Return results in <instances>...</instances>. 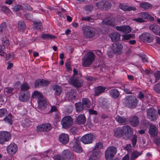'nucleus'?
Wrapping results in <instances>:
<instances>
[{
	"mask_svg": "<svg viewBox=\"0 0 160 160\" xmlns=\"http://www.w3.org/2000/svg\"><path fill=\"white\" fill-rule=\"evenodd\" d=\"M123 100L125 106L129 108H134L138 105V100L134 95H128Z\"/></svg>",
	"mask_w": 160,
	"mask_h": 160,
	"instance_id": "f257e3e1",
	"label": "nucleus"
},
{
	"mask_svg": "<svg viewBox=\"0 0 160 160\" xmlns=\"http://www.w3.org/2000/svg\"><path fill=\"white\" fill-rule=\"evenodd\" d=\"M95 58L94 54L92 52H88L82 59V64L85 67H89L93 62Z\"/></svg>",
	"mask_w": 160,
	"mask_h": 160,
	"instance_id": "f03ea898",
	"label": "nucleus"
},
{
	"mask_svg": "<svg viewBox=\"0 0 160 160\" xmlns=\"http://www.w3.org/2000/svg\"><path fill=\"white\" fill-rule=\"evenodd\" d=\"M32 98H38V106L41 108H45L48 105L46 100L43 95L39 92L36 91L34 92L31 96Z\"/></svg>",
	"mask_w": 160,
	"mask_h": 160,
	"instance_id": "7ed1b4c3",
	"label": "nucleus"
},
{
	"mask_svg": "<svg viewBox=\"0 0 160 160\" xmlns=\"http://www.w3.org/2000/svg\"><path fill=\"white\" fill-rule=\"evenodd\" d=\"M82 30L84 36L87 38H92L95 36L94 29L91 27L85 26L82 28Z\"/></svg>",
	"mask_w": 160,
	"mask_h": 160,
	"instance_id": "20e7f679",
	"label": "nucleus"
},
{
	"mask_svg": "<svg viewBox=\"0 0 160 160\" xmlns=\"http://www.w3.org/2000/svg\"><path fill=\"white\" fill-rule=\"evenodd\" d=\"M117 148L113 146L109 147L105 152V158L107 160H111L116 154Z\"/></svg>",
	"mask_w": 160,
	"mask_h": 160,
	"instance_id": "39448f33",
	"label": "nucleus"
},
{
	"mask_svg": "<svg viewBox=\"0 0 160 160\" xmlns=\"http://www.w3.org/2000/svg\"><path fill=\"white\" fill-rule=\"evenodd\" d=\"M70 80L72 85L77 89L82 87L83 85V80L78 77L72 76Z\"/></svg>",
	"mask_w": 160,
	"mask_h": 160,
	"instance_id": "423d86ee",
	"label": "nucleus"
},
{
	"mask_svg": "<svg viewBox=\"0 0 160 160\" xmlns=\"http://www.w3.org/2000/svg\"><path fill=\"white\" fill-rule=\"evenodd\" d=\"M73 123V119L70 116H66L62 119L61 124L63 128L67 129L69 128Z\"/></svg>",
	"mask_w": 160,
	"mask_h": 160,
	"instance_id": "0eeeda50",
	"label": "nucleus"
},
{
	"mask_svg": "<svg viewBox=\"0 0 160 160\" xmlns=\"http://www.w3.org/2000/svg\"><path fill=\"white\" fill-rule=\"evenodd\" d=\"M95 139L94 135L91 133L86 134L81 138V141L83 143L85 144H90L92 143Z\"/></svg>",
	"mask_w": 160,
	"mask_h": 160,
	"instance_id": "6e6552de",
	"label": "nucleus"
},
{
	"mask_svg": "<svg viewBox=\"0 0 160 160\" xmlns=\"http://www.w3.org/2000/svg\"><path fill=\"white\" fill-rule=\"evenodd\" d=\"M122 130L124 131L123 138L126 140L129 139L133 132L132 128L129 125L124 126L122 127Z\"/></svg>",
	"mask_w": 160,
	"mask_h": 160,
	"instance_id": "1a4fd4ad",
	"label": "nucleus"
},
{
	"mask_svg": "<svg viewBox=\"0 0 160 160\" xmlns=\"http://www.w3.org/2000/svg\"><path fill=\"white\" fill-rule=\"evenodd\" d=\"M11 138L10 133L8 132L2 131L0 132V144H3Z\"/></svg>",
	"mask_w": 160,
	"mask_h": 160,
	"instance_id": "9d476101",
	"label": "nucleus"
},
{
	"mask_svg": "<svg viewBox=\"0 0 160 160\" xmlns=\"http://www.w3.org/2000/svg\"><path fill=\"white\" fill-rule=\"evenodd\" d=\"M123 46L120 43L116 42L113 43L112 45V49L113 53L118 55L122 53Z\"/></svg>",
	"mask_w": 160,
	"mask_h": 160,
	"instance_id": "9b49d317",
	"label": "nucleus"
},
{
	"mask_svg": "<svg viewBox=\"0 0 160 160\" xmlns=\"http://www.w3.org/2000/svg\"><path fill=\"white\" fill-rule=\"evenodd\" d=\"M156 111L153 108H150L147 111V117L148 118L152 121L156 119Z\"/></svg>",
	"mask_w": 160,
	"mask_h": 160,
	"instance_id": "f8f14e48",
	"label": "nucleus"
},
{
	"mask_svg": "<svg viewBox=\"0 0 160 160\" xmlns=\"http://www.w3.org/2000/svg\"><path fill=\"white\" fill-rule=\"evenodd\" d=\"M37 130L38 132H47L52 128V126L49 123L42 124L37 127Z\"/></svg>",
	"mask_w": 160,
	"mask_h": 160,
	"instance_id": "ddd939ff",
	"label": "nucleus"
},
{
	"mask_svg": "<svg viewBox=\"0 0 160 160\" xmlns=\"http://www.w3.org/2000/svg\"><path fill=\"white\" fill-rule=\"evenodd\" d=\"M139 38L141 41L143 42H150L153 40L152 37L150 34L148 33L145 32L139 36Z\"/></svg>",
	"mask_w": 160,
	"mask_h": 160,
	"instance_id": "4468645a",
	"label": "nucleus"
},
{
	"mask_svg": "<svg viewBox=\"0 0 160 160\" xmlns=\"http://www.w3.org/2000/svg\"><path fill=\"white\" fill-rule=\"evenodd\" d=\"M30 97L29 92H20L19 96V99L22 102H26L29 100Z\"/></svg>",
	"mask_w": 160,
	"mask_h": 160,
	"instance_id": "2eb2a0df",
	"label": "nucleus"
},
{
	"mask_svg": "<svg viewBox=\"0 0 160 160\" xmlns=\"http://www.w3.org/2000/svg\"><path fill=\"white\" fill-rule=\"evenodd\" d=\"M62 154L64 158L68 159H73L76 158V156L69 149L64 150L62 152Z\"/></svg>",
	"mask_w": 160,
	"mask_h": 160,
	"instance_id": "dca6fc26",
	"label": "nucleus"
},
{
	"mask_svg": "<svg viewBox=\"0 0 160 160\" xmlns=\"http://www.w3.org/2000/svg\"><path fill=\"white\" fill-rule=\"evenodd\" d=\"M17 145L14 143H11L7 148V151L8 153L10 155L14 154L17 152Z\"/></svg>",
	"mask_w": 160,
	"mask_h": 160,
	"instance_id": "f3484780",
	"label": "nucleus"
},
{
	"mask_svg": "<svg viewBox=\"0 0 160 160\" xmlns=\"http://www.w3.org/2000/svg\"><path fill=\"white\" fill-rule=\"evenodd\" d=\"M130 125L133 127H138L139 124V120L137 116H134L131 117L129 119Z\"/></svg>",
	"mask_w": 160,
	"mask_h": 160,
	"instance_id": "a211bd4d",
	"label": "nucleus"
},
{
	"mask_svg": "<svg viewBox=\"0 0 160 160\" xmlns=\"http://www.w3.org/2000/svg\"><path fill=\"white\" fill-rule=\"evenodd\" d=\"M79 141L75 140L72 146V149L74 152L77 153H81L82 152L83 149L79 144Z\"/></svg>",
	"mask_w": 160,
	"mask_h": 160,
	"instance_id": "6ab92c4d",
	"label": "nucleus"
},
{
	"mask_svg": "<svg viewBox=\"0 0 160 160\" xmlns=\"http://www.w3.org/2000/svg\"><path fill=\"white\" fill-rule=\"evenodd\" d=\"M106 88L102 86H98L95 88L94 95L98 96L105 92Z\"/></svg>",
	"mask_w": 160,
	"mask_h": 160,
	"instance_id": "aec40b11",
	"label": "nucleus"
},
{
	"mask_svg": "<svg viewBox=\"0 0 160 160\" xmlns=\"http://www.w3.org/2000/svg\"><path fill=\"white\" fill-rule=\"evenodd\" d=\"M109 37L112 42H115L120 40L121 34L118 32H115L111 33Z\"/></svg>",
	"mask_w": 160,
	"mask_h": 160,
	"instance_id": "412c9836",
	"label": "nucleus"
},
{
	"mask_svg": "<svg viewBox=\"0 0 160 160\" xmlns=\"http://www.w3.org/2000/svg\"><path fill=\"white\" fill-rule=\"evenodd\" d=\"M149 28L153 33L160 36V26L152 24L149 26Z\"/></svg>",
	"mask_w": 160,
	"mask_h": 160,
	"instance_id": "4be33fe9",
	"label": "nucleus"
},
{
	"mask_svg": "<svg viewBox=\"0 0 160 160\" xmlns=\"http://www.w3.org/2000/svg\"><path fill=\"white\" fill-rule=\"evenodd\" d=\"M59 141L63 144H66L69 142V137L67 134L62 133L59 137Z\"/></svg>",
	"mask_w": 160,
	"mask_h": 160,
	"instance_id": "5701e85b",
	"label": "nucleus"
},
{
	"mask_svg": "<svg viewBox=\"0 0 160 160\" xmlns=\"http://www.w3.org/2000/svg\"><path fill=\"white\" fill-rule=\"evenodd\" d=\"M109 93L110 96L114 99L118 98L120 95V92L116 89H113L109 90Z\"/></svg>",
	"mask_w": 160,
	"mask_h": 160,
	"instance_id": "b1692460",
	"label": "nucleus"
},
{
	"mask_svg": "<svg viewBox=\"0 0 160 160\" xmlns=\"http://www.w3.org/2000/svg\"><path fill=\"white\" fill-rule=\"evenodd\" d=\"M149 133L152 137H155L158 133V129L156 127L152 125H150L149 128Z\"/></svg>",
	"mask_w": 160,
	"mask_h": 160,
	"instance_id": "393cba45",
	"label": "nucleus"
},
{
	"mask_svg": "<svg viewBox=\"0 0 160 160\" xmlns=\"http://www.w3.org/2000/svg\"><path fill=\"white\" fill-rule=\"evenodd\" d=\"M115 119L119 123L122 125L127 124L128 122V120L127 118L119 115H117L115 117Z\"/></svg>",
	"mask_w": 160,
	"mask_h": 160,
	"instance_id": "a878e982",
	"label": "nucleus"
},
{
	"mask_svg": "<svg viewBox=\"0 0 160 160\" xmlns=\"http://www.w3.org/2000/svg\"><path fill=\"white\" fill-rule=\"evenodd\" d=\"M114 136L116 138H121L122 137L123 138L124 131L121 128L115 129L114 130Z\"/></svg>",
	"mask_w": 160,
	"mask_h": 160,
	"instance_id": "bb28decb",
	"label": "nucleus"
},
{
	"mask_svg": "<svg viewBox=\"0 0 160 160\" xmlns=\"http://www.w3.org/2000/svg\"><path fill=\"white\" fill-rule=\"evenodd\" d=\"M76 120L78 124H83L86 122V118L84 115L81 114L79 115L77 118Z\"/></svg>",
	"mask_w": 160,
	"mask_h": 160,
	"instance_id": "cd10ccee",
	"label": "nucleus"
},
{
	"mask_svg": "<svg viewBox=\"0 0 160 160\" xmlns=\"http://www.w3.org/2000/svg\"><path fill=\"white\" fill-rule=\"evenodd\" d=\"M76 92L75 89H71L68 92L67 96L69 100L74 99L76 97Z\"/></svg>",
	"mask_w": 160,
	"mask_h": 160,
	"instance_id": "c85d7f7f",
	"label": "nucleus"
},
{
	"mask_svg": "<svg viewBox=\"0 0 160 160\" xmlns=\"http://www.w3.org/2000/svg\"><path fill=\"white\" fill-rule=\"evenodd\" d=\"M119 8L120 9L124 11H135L136 10V8L135 7H128V6H125L122 4L120 5Z\"/></svg>",
	"mask_w": 160,
	"mask_h": 160,
	"instance_id": "c756f323",
	"label": "nucleus"
},
{
	"mask_svg": "<svg viewBox=\"0 0 160 160\" xmlns=\"http://www.w3.org/2000/svg\"><path fill=\"white\" fill-rule=\"evenodd\" d=\"M140 16L143 18L149 19L151 21H153L154 20V18L147 12H143L141 13H140Z\"/></svg>",
	"mask_w": 160,
	"mask_h": 160,
	"instance_id": "7c9ffc66",
	"label": "nucleus"
},
{
	"mask_svg": "<svg viewBox=\"0 0 160 160\" xmlns=\"http://www.w3.org/2000/svg\"><path fill=\"white\" fill-rule=\"evenodd\" d=\"M77 111L80 112L82 111L85 108L84 106L81 102H78L75 104Z\"/></svg>",
	"mask_w": 160,
	"mask_h": 160,
	"instance_id": "2f4dec72",
	"label": "nucleus"
},
{
	"mask_svg": "<svg viewBox=\"0 0 160 160\" xmlns=\"http://www.w3.org/2000/svg\"><path fill=\"white\" fill-rule=\"evenodd\" d=\"M82 103L85 108H90L91 105V102L88 98H84L82 99Z\"/></svg>",
	"mask_w": 160,
	"mask_h": 160,
	"instance_id": "473e14b6",
	"label": "nucleus"
},
{
	"mask_svg": "<svg viewBox=\"0 0 160 160\" xmlns=\"http://www.w3.org/2000/svg\"><path fill=\"white\" fill-rule=\"evenodd\" d=\"M26 25L24 21H21L18 22V30L22 31L26 28Z\"/></svg>",
	"mask_w": 160,
	"mask_h": 160,
	"instance_id": "72a5a7b5",
	"label": "nucleus"
},
{
	"mask_svg": "<svg viewBox=\"0 0 160 160\" xmlns=\"http://www.w3.org/2000/svg\"><path fill=\"white\" fill-rule=\"evenodd\" d=\"M142 154V152H138L136 150L133 151L132 153L130 160H133L137 158L140 155Z\"/></svg>",
	"mask_w": 160,
	"mask_h": 160,
	"instance_id": "f704fd0d",
	"label": "nucleus"
},
{
	"mask_svg": "<svg viewBox=\"0 0 160 160\" xmlns=\"http://www.w3.org/2000/svg\"><path fill=\"white\" fill-rule=\"evenodd\" d=\"M53 90L55 91V93L57 95H60L62 92V88L59 85H56L53 86Z\"/></svg>",
	"mask_w": 160,
	"mask_h": 160,
	"instance_id": "c9c22d12",
	"label": "nucleus"
},
{
	"mask_svg": "<svg viewBox=\"0 0 160 160\" xmlns=\"http://www.w3.org/2000/svg\"><path fill=\"white\" fill-rule=\"evenodd\" d=\"M30 86L29 84L26 83L23 84L21 86L20 92H29L27 91L29 89Z\"/></svg>",
	"mask_w": 160,
	"mask_h": 160,
	"instance_id": "e433bc0d",
	"label": "nucleus"
},
{
	"mask_svg": "<svg viewBox=\"0 0 160 160\" xmlns=\"http://www.w3.org/2000/svg\"><path fill=\"white\" fill-rule=\"evenodd\" d=\"M112 4L110 2L106 0H104L103 10H108L110 9Z\"/></svg>",
	"mask_w": 160,
	"mask_h": 160,
	"instance_id": "4c0bfd02",
	"label": "nucleus"
},
{
	"mask_svg": "<svg viewBox=\"0 0 160 160\" xmlns=\"http://www.w3.org/2000/svg\"><path fill=\"white\" fill-rule=\"evenodd\" d=\"M42 38L44 39H53L56 38V36L49 34H43L42 35Z\"/></svg>",
	"mask_w": 160,
	"mask_h": 160,
	"instance_id": "58836bf2",
	"label": "nucleus"
},
{
	"mask_svg": "<svg viewBox=\"0 0 160 160\" xmlns=\"http://www.w3.org/2000/svg\"><path fill=\"white\" fill-rule=\"evenodd\" d=\"M140 6L145 9H147L151 8L152 7V5L149 3L144 2L141 3Z\"/></svg>",
	"mask_w": 160,
	"mask_h": 160,
	"instance_id": "ea45409f",
	"label": "nucleus"
},
{
	"mask_svg": "<svg viewBox=\"0 0 160 160\" xmlns=\"http://www.w3.org/2000/svg\"><path fill=\"white\" fill-rule=\"evenodd\" d=\"M34 25L33 28L37 29H41L42 27V24L41 22H33Z\"/></svg>",
	"mask_w": 160,
	"mask_h": 160,
	"instance_id": "a19ab883",
	"label": "nucleus"
},
{
	"mask_svg": "<svg viewBox=\"0 0 160 160\" xmlns=\"http://www.w3.org/2000/svg\"><path fill=\"white\" fill-rule=\"evenodd\" d=\"M31 123L32 122L31 121L28 119L26 118L23 121L22 125L24 127H28L31 125Z\"/></svg>",
	"mask_w": 160,
	"mask_h": 160,
	"instance_id": "79ce46f5",
	"label": "nucleus"
},
{
	"mask_svg": "<svg viewBox=\"0 0 160 160\" xmlns=\"http://www.w3.org/2000/svg\"><path fill=\"white\" fill-rule=\"evenodd\" d=\"M3 120L10 125H11L12 123V118L9 115L4 117Z\"/></svg>",
	"mask_w": 160,
	"mask_h": 160,
	"instance_id": "37998d69",
	"label": "nucleus"
},
{
	"mask_svg": "<svg viewBox=\"0 0 160 160\" xmlns=\"http://www.w3.org/2000/svg\"><path fill=\"white\" fill-rule=\"evenodd\" d=\"M153 89L156 93H160V82L155 84Z\"/></svg>",
	"mask_w": 160,
	"mask_h": 160,
	"instance_id": "c03bdc74",
	"label": "nucleus"
},
{
	"mask_svg": "<svg viewBox=\"0 0 160 160\" xmlns=\"http://www.w3.org/2000/svg\"><path fill=\"white\" fill-rule=\"evenodd\" d=\"M96 5L98 8L103 10L104 0H101L98 2L96 3Z\"/></svg>",
	"mask_w": 160,
	"mask_h": 160,
	"instance_id": "a18cd8bd",
	"label": "nucleus"
},
{
	"mask_svg": "<svg viewBox=\"0 0 160 160\" xmlns=\"http://www.w3.org/2000/svg\"><path fill=\"white\" fill-rule=\"evenodd\" d=\"M122 32L125 33H128L130 32L131 30L130 27L129 26H123Z\"/></svg>",
	"mask_w": 160,
	"mask_h": 160,
	"instance_id": "49530a36",
	"label": "nucleus"
},
{
	"mask_svg": "<svg viewBox=\"0 0 160 160\" xmlns=\"http://www.w3.org/2000/svg\"><path fill=\"white\" fill-rule=\"evenodd\" d=\"M103 147V143L101 142H98L96 143L93 150H99L102 148Z\"/></svg>",
	"mask_w": 160,
	"mask_h": 160,
	"instance_id": "de8ad7c7",
	"label": "nucleus"
},
{
	"mask_svg": "<svg viewBox=\"0 0 160 160\" xmlns=\"http://www.w3.org/2000/svg\"><path fill=\"white\" fill-rule=\"evenodd\" d=\"M13 88L10 87L6 88L5 89V91L7 94L11 95L13 93Z\"/></svg>",
	"mask_w": 160,
	"mask_h": 160,
	"instance_id": "09e8293b",
	"label": "nucleus"
},
{
	"mask_svg": "<svg viewBox=\"0 0 160 160\" xmlns=\"http://www.w3.org/2000/svg\"><path fill=\"white\" fill-rule=\"evenodd\" d=\"M108 25L111 27H114L116 25L115 20L114 18L110 17V19H109V23H108Z\"/></svg>",
	"mask_w": 160,
	"mask_h": 160,
	"instance_id": "8fccbe9b",
	"label": "nucleus"
},
{
	"mask_svg": "<svg viewBox=\"0 0 160 160\" xmlns=\"http://www.w3.org/2000/svg\"><path fill=\"white\" fill-rule=\"evenodd\" d=\"M154 76L155 78V82H156L160 79V71H157L154 73Z\"/></svg>",
	"mask_w": 160,
	"mask_h": 160,
	"instance_id": "3c124183",
	"label": "nucleus"
},
{
	"mask_svg": "<svg viewBox=\"0 0 160 160\" xmlns=\"http://www.w3.org/2000/svg\"><path fill=\"white\" fill-rule=\"evenodd\" d=\"M0 10L6 13H8L10 11V10L8 8L4 6H2L0 7Z\"/></svg>",
	"mask_w": 160,
	"mask_h": 160,
	"instance_id": "603ef678",
	"label": "nucleus"
},
{
	"mask_svg": "<svg viewBox=\"0 0 160 160\" xmlns=\"http://www.w3.org/2000/svg\"><path fill=\"white\" fill-rule=\"evenodd\" d=\"M102 106L103 108L108 110L110 107V105L107 102L104 101L102 102Z\"/></svg>",
	"mask_w": 160,
	"mask_h": 160,
	"instance_id": "864d4df0",
	"label": "nucleus"
},
{
	"mask_svg": "<svg viewBox=\"0 0 160 160\" xmlns=\"http://www.w3.org/2000/svg\"><path fill=\"white\" fill-rule=\"evenodd\" d=\"M22 7L21 5H15L12 8L13 11L15 12H18L22 9Z\"/></svg>",
	"mask_w": 160,
	"mask_h": 160,
	"instance_id": "5fc2aeb1",
	"label": "nucleus"
},
{
	"mask_svg": "<svg viewBox=\"0 0 160 160\" xmlns=\"http://www.w3.org/2000/svg\"><path fill=\"white\" fill-rule=\"evenodd\" d=\"M134 38V35L133 34H126L123 36L124 39L126 40H129L131 38Z\"/></svg>",
	"mask_w": 160,
	"mask_h": 160,
	"instance_id": "6e6d98bb",
	"label": "nucleus"
},
{
	"mask_svg": "<svg viewBox=\"0 0 160 160\" xmlns=\"http://www.w3.org/2000/svg\"><path fill=\"white\" fill-rule=\"evenodd\" d=\"M7 28L6 23L5 22H3L1 24L0 26V32H2L5 30Z\"/></svg>",
	"mask_w": 160,
	"mask_h": 160,
	"instance_id": "4d7b16f0",
	"label": "nucleus"
},
{
	"mask_svg": "<svg viewBox=\"0 0 160 160\" xmlns=\"http://www.w3.org/2000/svg\"><path fill=\"white\" fill-rule=\"evenodd\" d=\"M54 160H65L64 158L60 155H56L53 157Z\"/></svg>",
	"mask_w": 160,
	"mask_h": 160,
	"instance_id": "13d9d810",
	"label": "nucleus"
},
{
	"mask_svg": "<svg viewBox=\"0 0 160 160\" xmlns=\"http://www.w3.org/2000/svg\"><path fill=\"white\" fill-rule=\"evenodd\" d=\"M35 86L36 88H38L39 86H42V83L41 80H37L35 83Z\"/></svg>",
	"mask_w": 160,
	"mask_h": 160,
	"instance_id": "bf43d9fd",
	"label": "nucleus"
},
{
	"mask_svg": "<svg viewBox=\"0 0 160 160\" xmlns=\"http://www.w3.org/2000/svg\"><path fill=\"white\" fill-rule=\"evenodd\" d=\"M132 141L133 146L135 145L137 141V136L136 135H134L133 136Z\"/></svg>",
	"mask_w": 160,
	"mask_h": 160,
	"instance_id": "052dcab7",
	"label": "nucleus"
},
{
	"mask_svg": "<svg viewBox=\"0 0 160 160\" xmlns=\"http://www.w3.org/2000/svg\"><path fill=\"white\" fill-rule=\"evenodd\" d=\"M110 19V17H108L105 18L102 20V24L108 25L109 19Z\"/></svg>",
	"mask_w": 160,
	"mask_h": 160,
	"instance_id": "680f3d73",
	"label": "nucleus"
},
{
	"mask_svg": "<svg viewBox=\"0 0 160 160\" xmlns=\"http://www.w3.org/2000/svg\"><path fill=\"white\" fill-rule=\"evenodd\" d=\"M81 20L92 22L94 19L92 18L91 17H82Z\"/></svg>",
	"mask_w": 160,
	"mask_h": 160,
	"instance_id": "e2e57ef3",
	"label": "nucleus"
},
{
	"mask_svg": "<svg viewBox=\"0 0 160 160\" xmlns=\"http://www.w3.org/2000/svg\"><path fill=\"white\" fill-rule=\"evenodd\" d=\"M5 98L4 95H0V105L3 104L5 102Z\"/></svg>",
	"mask_w": 160,
	"mask_h": 160,
	"instance_id": "0e129e2a",
	"label": "nucleus"
},
{
	"mask_svg": "<svg viewBox=\"0 0 160 160\" xmlns=\"http://www.w3.org/2000/svg\"><path fill=\"white\" fill-rule=\"evenodd\" d=\"M41 81L42 83V86H46L50 83L49 81L44 79H41Z\"/></svg>",
	"mask_w": 160,
	"mask_h": 160,
	"instance_id": "69168bd1",
	"label": "nucleus"
},
{
	"mask_svg": "<svg viewBox=\"0 0 160 160\" xmlns=\"http://www.w3.org/2000/svg\"><path fill=\"white\" fill-rule=\"evenodd\" d=\"M24 17L27 20H30L32 17V15L30 13H26L24 14Z\"/></svg>",
	"mask_w": 160,
	"mask_h": 160,
	"instance_id": "338daca9",
	"label": "nucleus"
},
{
	"mask_svg": "<svg viewBox=\"0 0 160 160\" xmlns=\"http://www.w3.org/2000/svg\"><path fill=\"white\" fill-rule=\"evenodd\" d=\"M154 142L157 145H160V138H155L153 140Z\"/></svg>",
	"mask_w": 160,
	"mask_h": 160,
	"instance_id": "774afa93",
	"label": "nucleus"
}]
</instances>
